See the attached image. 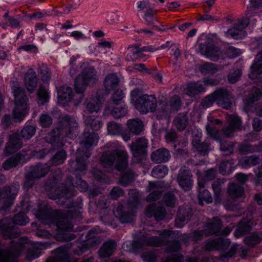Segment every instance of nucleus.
I'll return each instance as SVG.
<instances>
[{"label":"nucleus","instance_id":"obj_1","mask_svg":"<svg viewBox=\"0 0 262 262\" xmlns=\"http://www.w3.org/2000/svg\"><path fill=\"white\" fill-rule=\"evenodd\" d=\"M175 231L171 230H164L163 231H150L149 235H143L137 241L132 243L130 242H125L123 244V248L125 246L133 244L136 249H142L145 246H162L166 245L167 252L173 254L163 258L161 262H183V256L177 253L181 249V244L176 240L170 241L169 239L172 237Z\"/></svg>","mask_w":262,"mask_h":262},{"label":"nucleus","instance_id":"obj_2","mask_svg":"<svg viewBox=\"0 0 262 262\" xmlns=\"http://www.w3.org/2000/svg\"><path fill=\"white\" fill-rule=\"evenodd\" d=\"M97 80L95 70L89 68L77 76L75 81V88L77 94L72 95L71 88L63 85L58 91V104L65 106L69 102H73L75 105L81 103L82 99L81 94L86 88L93 84Z\"/></svg>","mask_w":262,"mask_h":262},{"label":"nucleus","instance_id":"obj_3","mask_svg":"<svg viewBox=\"0 0 262 262\" xmlns=\"http://www.w3.org/2000/svg\"><path fill=\"white\" fill-rule=\"evenodd\" d=\"M103 101V98L96 94L95 98L92 99L86 104V110L83 114L86 127L80 142L81 144L85 148L95 146L98 143L99 136L94 131L99 130L102 127V123L101 121L89 116L88 114L98 112Z\"/></svg>","mask_w":262,"mask_h":262},{"label":"nucleus","instance_id":"obj_4","mask_svg":"<svg viewBox=\"0 0 262 262\" xmlns=\"http://www.w3.org/2000/svg\"><path fill=\"white\" fill-rule=\"evenodd\" d=\"M112 148L111 151H108L103 154L101 161L105 167L115 168L121 172L120 182L125 185L131 182L134 178V174L130 170H127V152L120 148L117 142L110 144Z\"/></svg>","mask_w":262,"mask_h":262},{"label":"nucleus","instance_id":"obj_5","mask_svg":"<svg viewBox=\"0 0 262 262\" xmlns=\"http://www.w3.org/2000/svg\"><path fill=\"white\" fill-rule=\"evenodd\" d=\"M9 248L4 250L0 249V262H16L15 257L27 251L26 258L31 261L40 254V250L46 247L39 243L32 244L26 237H21L17 242H11Z\"/></svg>","mask_w":262,"mask_h":262},{"label":"nucleus","instance_id":"obj_6","mask_svg":"<svg viewBox=\"0 0 262 262\" xmlns=\"http://www.w3.org/2000/svg\"><path fill=\"white\" fill-rule=\"evenodd\" d=\"M78 123L75 118L66 116L60 121V127L54 129L45 136V140L54 147L63 146L66 140V137L74 139L78 134Z\"/></svg>","mask_w":262,"mask_h":262},{"label":"nucleus","instance_id":"obj_7","mask_svg":"<svg viewBox=\"0 0 262 262\" xmlns=\"http://www.w3.org/2000/svg\"><path fill=\"white\" fill-rule=\"evenodd\" d=\"M250 4L251 6L248 7L246 17L239 19L233 28L228 29L225 33L226 36L235 39L242 38L246 35L245 29L248 25L255 24L256 20L251 18V16L256 7L262 6V0H250Z\"/></svg>","mask_w":262,"mask_h":262},{"label":"nucleus","instance_id":"obj_8","mask_svg":"<svg viewBox=\"0 0 262 262\" xmlns=\"http://www.w3.org/2000/svg\"><path fill=\"white\" fill-rule=\"evenodd\" d=\"M29 221L28 217L22 212L16 214L13 220L6 217L0 222V234L10 238L17 237L19 233L14 225H25Z\"/></svg>","mask_w":262,"mask_h":262},{"label":"nucleus","instance_id":"obj_9","mask_svg":"<svg viewBox=\"0 0 262 262\" xmlns=\"http://www.w3.org/2000/svg\"><path fill=\"white\" fill-rule=\"evenodd\" d=\"M15 106L12 112L14 121H21L28 114L29 107L25 91L17 86L12 88Z\"/></svg>","mask_w":262,"mask_h":262},{"label":"nucleus","instance_id":"obj_10","mask_svg":"<svg viewBox=\"0 0 262 262\" xmlns=\"http://www.w3.org/2000/svg\"><path fill=\"white\" fill-rule=\"evenodd\" d=\"M56 212L57 215L60 216L56 222H54L58 230V238L64 241L73 239L75 236L68 232L73 228L71 220L74 217V215L71 213V210H68L64 213L60 211H57Z\"/></svg>","mask_w":262,"mask_h":262},{"label":"nucleus","instance_id":"obj_11","mask_svg":"<svg viewBox=\"0 0 262 262\" xmlns=\"http://www.w3.org/2000/svg\"><path fill=\"white\" fill-rule=\"evenodd\" d=\"M231 244V241L228 238H210L204 244V249L206 251L221 250L223 251L221 255V258L226 257H232L234 255L237 251V245L236 244H233L229 250L225 251Z\"/></svg>","mask_w":262,"mask_h":262},{"label":"nucleus","instance_id":"obj_12","mask_svg":"<svg viewBox=\"0 0 262 262\" xmlns=\"http://www.w3.org/2000/svg\"><path fill=\"white\" fill-rule=\"evenodd\" d=\"M231 96L229 92L225 89H220L213 94L207 96L202 101V106L205 108L211 106L215 101L217 104L228 109L231 104Z\"/></svg>","mask_w":262,"mask_h":262},{"label":"nucleus","instance_id":"obj_13","mask_svg":"<svg viewBox=\"0 0 262 262\" xmlns=\"http://www.w3.org/2000/svg\"><path fill=\"white\" fill-rule=\"evenodd\" d=\"M70 183L68 186L66 185H62L58 189L57 193L56 195L52 196L53 199H59L60 198L65 197L70 198L75 195L74 187L78 188L80 191H85L88 187V184L84 181L81 180V178H76V180H70L67 181V183Z\"/></svg>","mask_w":262,"mask_h":262},{"label":"nucleus","instance_id":"obj_14","mask_svg":"<svg viewBox=\"0 0 262 262\" xmlns=\"http://www.w3.org/2000/svg\"><path fill=\"white\" fill-rule=\"evenodd\" d=\"M18 190V184H14L11 187H5L0 190V202L3 204L1 208L2 213L8 211Z\"/></svg>","mask_w":262,"mask_h":262},{"label":"nucleus","instance_id":"obj_15","mask_svg":"<svg viewBox=\"0 0 262 262\" xmlns=\"http://www.w3.org/2000/svg\"><path fill=\"white\" fill-rule=\"evenodd\" d=\"M133 201L130 200L129 212H126L123 210V206L119 204L117 207L114 209V214L116 217L119 219L121 223H129L133 220L135 216V209L136 208L138 203V196L135 195L133 197Z\"/></svg>","mask_w":262,"mask_h":262},{"label":"nucleus","instance_id":"obj_16","mask_svg":"<svg viewBox=\"0 0 262 262\" xmlns=\"http://www.w3.org/2000/svg\"><path fill=\"white\" fill-rule=\"evenodd\" d=\"M135 106L142 114L154 112L157 106V101L154 95H143L140 96Z\"/></svg>","mask_w":262,"mask_h":262},{"label":"nucleus","instance_id":"obj_17","mask_svg":"<svg viewBox=\"0 0 262 262\" xmlns=\"http://www.w3.org/2000/svg\"><path fill=\"white\" fill-rule=\"evenodd\" d=\"M181 105V100L178 96L172 97L169 103L165 101L164 97L160 99L158 110L159 114L158 115L159 118L163 117L168 118L169 112L172 110H178Z\"/></svg>","mask_w":262,"mask_h":262},{"label":"nucleus","instance_id":"obj_18","mask_svg":"<svg viewBox=\"0 0 262 262\" xmlns=\"http://www.w3.org/2000/svg\"><path fill=\"white\" fill-rule=\"evenodd\" d=\"M219 82L218 80L206 78L203 81L188 83L187 87L185 88L184 91L189 96L192 97L198 93L204 92L206 85H216L219 83Z\"/></svg>","mask_w":262,"mask_h":262},{"label":"nucleus","instance_id":"obj_19","mask_svg":"<svg viewBox=\"0 0 262 262\" xmlns=\"http://www.w3.org/2000/svg\"><path fill=\"white\" fill-rule=\"evenodd\" d=\"M49 165L39 164L34 166L31 169L29 176L26 178L25 182V186L29 188L32 185V179H38L44 177L50 171Z\"/></svg>","mask_w":262,"mask_h":262},{"label":"nucleus","instance_id":"obj_20","mask_svg":"<svg viewBox=\"0 0 262 262\" xmlns=\"http://www.w3.org/2000/svg\"><path fill=\"white\" fill-rule=\"evenodd\" d=\"M177 182L185 191L191 188L193 184L192 174L187 167L184 166L180 170L177 176Z\"/></svg>","mask_w":262,"mask_h":262},{"label":"nucleus","instance_id":"obj_21","mask_svg":"<svg viewBox=\"0 0 262 262\" xmlns=\"http://www.w3.org/2000/svg\"><path fill=\"white\" fill-rule=\"evenodd\" d=\"M221 222L217 217L214 218L210 222H209L205 227L204 232L206 235H210L215 233L222 235H227L231 233V229L229 227H226L222 231H220L221 228Z\"/></svg>","mask_w":262,"mask_h":262},{"label":"nucleus","instance_id":"obj_22","mask_svg":"<svg viewBox=\"0 0 262 262\" xmlns=\"http://www.w3.org/2000/svg\"><path fill=\"white\" fill-rule=\"evenodd\" d=\"M227 122L228 126L225 127L222 130V134L224 137L232 136L233 133L236 129L239 128L241 125L240 118L234 115L227 116Z\"/></svg>","mask_w":262,"mask_h":262},{"label":"nucleus","instance_id":"obj_23","mask_svg":"<svg viewBox=\"0 0 262 262\" xmlns=\"http://www.w3.org/2000/svg\"><path fill=\"white\" fill-rule=\"evenodd\" d=\"M18 136L19 135L16 133H13L10 135L9 141L6 146L4 151L5 156H9L21 147L23 143L20 138L18 137Z\"/></svg>","mask_w":262,"mask_h":262},{"label":"nucleus","instance_id":"obj_24","mask_svg":"<svg viewBox=\"0 0 262 262\" xmlns=\"http://www.w3.org/2000/svg\"><path fill=\"white\" fill-rule=\"evenodd\" d=\"M147 145V141L144 138H140L133 142L132 145L130 146L131 151L134 157L137 158V160H139L146 151Z\"/></svg>","mask_w":262,"mask_h":262},{"label":"nucleus","instance_id":"obj_25","mask_svg":"<svg viewBox=\"0 0 262 262\" xmlns=\"http://www.w3.org/2000/svg\"><path fill=\"white\" fill-rule=\"evenodd\" d=\"M156 49L150 47L139 48L136 46H130L128 48L126 59L127 61H134L143 57V52H154Z\"/></svg>","mask_w":262,"mask_h":262},{"label":"nucleus","instance_id":"obj_26","mask_svg":"<svg viewBox=\"0 0 262 262\" xmlns=\"http://www.w3.org/2000/svg\"><path fill=\"white\" fill-rule=\"evenodd\" d=\"M29 158L28 154H20L18 152L12 157L7 159L3 163V167L5 170H8L14 167L19 163H24Z\"/></svg>","mask_w":262,"mask_h":262},{"label":"nucleus","instance_id":"obj_27","mask_svg":"<svg viewBox=\"0 0 262 262\" xmlns=\"http://www.w3.org/2000/svg\"><path fill=\"white\" fill-rule=\"evenodd\" d=\"M249 76L252 79L262 78V51L256 56L255 62L250 68Z\"/></svg>","mask_w":262,"mask_h":262},{"label":"nucleus","instance_id":"obj_28","mask_svg":"<svg viewBox=\"0 0 262 262\" xmlns=\"http://www.w3.org/2000/svg\"><path fill=\"white\" fill-rule=\"evenodd\" d=\"M126 113V108L123 107L121 103L114 105L111 103H107L104 110L105 114H112L116 118L124 116Z\"/></svg>","mask_w":262,"mask_h":262},{"label":"nucleus","instance_id":"obj_29","mask_svg":"<svg viewBox=\"0 0 262 262\" xmlns=\"http://www.w3.org/2000/svg\"><path fill=\"white\" fill-rule=\"evenodd\" d=\"M81 149L78 150L77 156L76 161L71 162V167L72 169H75L76 171H84L86 169L85 159L90 156V152L88 150H86L82 155L81 157L78 156L79 154H81Z\"/></svg>","mask_w":262,"mask_h":262},{"label":"nucleus","instance_id":"obj_30","mask_svg":"<svg viewBox=\"0 0 262 262\" xmlns=\"http://www.w3.org/2000/svg\"><path fill=\"white\" fill-rule=\"evenodd\" d=\"M205 184V180L202 179L200 177L198 178V198L199 204L201 205L203 204L205 202L207 203H210L212 201V199L209 191L207 190H204Z\"/></svg>","mask_w":262,"mask_h":262},{"label":"nucleus","instance_id":"obj_31","mask_svg":"<svg viewBox=\"0 0 262 262\" xmlns=\"http://www.w3.org/2000/svg\"><path fill=\"white\" fill-rule=\"evenodd\" d=\"M166 211L162 207L157 206L155 204H150L148 205L146 211V215L148 217L154 216L157 221L163 219L165 215Z\"/></svg>","mask_w":262,"mask_h":262},{"label":"nucleus","instance_id":"obj_32","mask_svg":"<svg viewBox=\"0 0 262 262\" xmlns=\"http://www.w3.org/2000/svg\"><path fill=\"white\" fill-rule=\"evenodd\" d=\"M208 124L206 126V130L208 135L216 140H219L220 135L219 132L216 129L215 125H220L222 122L217 119H214L212 117H208Z\"/></svg>","mask_w":262,"mask_h":262},{"label":"nucleus","instance_id":"obj_33","mask_svg":"<svg viewBox=\"0 0 262 262\" xmlns=\"http://www.w3.org/2000/svg\"><path fill=\"white\" fill-rule=\"evenodd\" d=\"M25 84L30 93H32L35 89L37 84V78L36 73L31 69L28 70L24 78Z\"/></svg>","mask_w":262,"mask_h":262},{"label":"nucleus","instance_id":"obj_34","mask_svg":"<svg viewBox=\"0 0 262 262\" xmlns=\"http://www.w3.org/2000/svg\"><path fill=\"white\" fill-rule=\"evenodd\" d=\"M202 53L207 57L213 61H216L219 59L221 52L218 48L213 46L208 45L201 46Z\"/></svg>","mask_w":262,"mask_h":262},{"label":"nucleus","instance_id":"obj_35","mask_svg":"<svg viewBox=\"0 0 262 262\" xmlns=\"http://www.w3.org/2000/svg\"><path fill=\"white\" fill-rule=\"evenodd\" d=\"M190 212L189 208H180L175 220V225L178 228L183 227L190 218Z\"/></svg>","mask_w":262,"mask_h":262},{"label":"nucleus","instance_id":"obj_36","mask_svg":"<svg viewBox=\"0 0 262 262\" xmlns=\"http://www.w3.org/2000/svg\"><path fill=\"white\" fill-rule=\"evenodd\" d=\"M201 135V132L197 129L196 138H193L192 144L199 151L202 153V154H206L210 150L209 141L206 140V141L203 143H200Z\"/></svg>","mask_w":262,"mask_h":262},{"label":"nucleus","instance_id":"obj_37","mask_svg":"<svg viewBox=\"0 0 262 262\" xmlns=\"http://www.w3.org/2000/svg\"><path fill=\"white\" fill-rule=\"evenodd\" d=\"M116 244L114 241L105 242L98 251L100 257H108L111 256L116 249Z\"/></svg>","mask_w":262,"mask_h":262},{"label":"nucleus","instance_id":"obj_38","mask_svg":"<svg viewBox=\"0 0 262 262\" xmlns=\"http://www.w3.org/2000/svg\"><path fill=\"white\" fill-rule=\"evenodd\" d=\"M119 83V78L115 74H110L105 78L104 85L106 91L109 93L115 89Z\"/></svg>","mask_w":262,"mask_h":262},{"label":"nucleus","instance_id":"obj_39","mask_svg":"<svg viewBox=\"0 0 262 262\" xmlns=\"http://www.w3.org/2000/svg\"><path fill=\"white\" fill-rule=\"evenodd\" d=\"M169 158V151L164 148L158 149L151 154L152 160L157 163L166 162Z\"/></svg>","mask_w":262,"mask_h":262},{"label":"nucleus","instance_id":"obj_40","mask_svg":"<svg viewBox=\"0 0 262 262\" xmlns=\"http://www.w3.org/2000/svg\"><path fill=\"white\" fill-rule=\"evenodd\" d=\"M127 126L130 132L135 135H139L143 130V123L138 119L129 120Z\"/></svg>","mask_w":262,"mask_h":262},{"label":"nucleus","instance_id":"obj_41","mask_svg":"<svg viewBox=\"0 0 262 262\" xmlns=\"http://www.w3.org/2000/svg\"><path fill=\"white\" fill-rule=\"evenodd\" d=\"M235 162L233 160H223L220 165V172L223 174L230 173L234 169Z\"/></svg>","mask_w":262,"mask_h":262},{"label":"nucleus","instance_id":"obj_42","mask_svg":"<svg viewBox=\"0 0 262 262\" xmlns=\"http://www.w3.org/2000/svg\"><path fill=\"white\" fill-rule=\"evenodd\" d=\"M174 125L179 130H183L188 124V121L186 114L182 113L178 115L173 121Z\"/></svg>","mask_w":262,"mask_h":262},{"label":"nucleus","instance_id":"obj_43","mask_svg":"<svg viewBox=\"0 0 262 262\" xmlns=\"http://www.w3.org/2000/svg\"><path fill=\"white\" fill-rule=\"evenodd\" d=\"M224 183L222 179H219L214 181L212 184V188L215 195V203L219 204L221 202V188L222 184Z\"/></svg>","mask_w":262,"mask_h":262},{"label":"nucleus","instance_id":"obj_44","mask_svg":"<svg viewBox=\"0 0 262 262\" xmlns=\"http://www.w3.org/2000/svg\"><path fill=\"white\" fill-rule=\"evenodd\" d=\"M227 192L232 197L238 198L241 196L244 193V188L241 185L231 183L228 186Z\"/></svg>","mask_w":262,"mask_h":262},{"label":"nucleus","instance_id":"obj_45","mask_svg":"<svg viewBox=\"0 0 262 262\" xmlns=\"http://www.w3.org/2000/svg\"><path fill=\"white\" fill-rule=\"evenodd\" d=\"M157 14V11L152 8L147 9L145 13L144 16L143 17V19L145 21L146 24L148 25H151V24H154L156 21H157V19L156 18V15Z\"/></svg>","mask_w":262,"mask_h":262},{"label":"nucleus","instance_id":"obj_46","mask_svg":"<svg viewBox=\"0 0 262 262\" xmlns=\"http://www.w3.org/2000/svg\"><path fill=\"white\" fill-rule=\"evenodd\" d=\"M34 214L40 220H42V223L51 225L50 223L44 222V221L50 219V217L48 215V208L44 206L43 208L39 206L38 209L34 211Z\"/></svg>","mask_w":262,"mask_h":262},{"label":"nucleus","instance_id":"obj_47","mask_svg":"<svg viewBox=\"0 0 262 262\" xmlns=\"http://www.w3.org/2000/svg\"><path fill=\"white\" fill-rule=\"evenodd\" d=\"M57 256L53 257L48 259L47 262H67L68 260V255L67 251L62 248H59L57 251Z\"/></svg>","mask_w":262,"mask_h":262},{"label":"nucleus","instance_id":"obj_48","mask_svg":"<svg viewBox=\"0 0 262 262\" xmlns=\"http://www.w3.org/2000/svg\"><path fill=\"white\" fill-rule=\"evenodd\" d=\"M259 158L255 156L246 157L239 161V165L243 168H248L251 165H255L258 163Z\"/></svg>","mask_w":262,"mask_h":262},{"label":"nucleus","instance_id":"obj_49","mask_svg":"<svg viewBox=\"0 0 262 262\" xmlns=\"http://www.w3.org/2000/svg\"><path fill=\"white\" fill-rule=\"evenodd\" d=\"M37 96L38 100V103L41 105L46 104L47 102L49 101L50 99L48 91L45 87L42 86H40L38 89Z\"/></svg>","mask_w":262,"mask_h":262},{"label":"nucleus","instance_id":"obj_50","mask_svg":"<svg viewBox=\"0 0 262 262\" xmlns=\"http://www.w3.org/2000/svg\"><path fill=\"white\" fill-rule=\"evenodd\" d=\"M167 167L163 165H159L155 167L152 171V176L155 178H162L168 173Z\"/></svg>","mask_w":262,"mask_h":262},{"label":"nucleus","instance_id":"obj_51","mask_svg":"<svg viewBox=\"0 0 262 262\" xmlns=\"http://www.w3.org/2000/svg\"><path fill=\"white\" fill-rule=\"evenodd\" d=\"M262 92L257 88L252 90L247 98L245 99L244 102L247 104H252L253 102L257 101L261 97Z\"/></svg>","mask_w":262,"mask_h":262},{"label":"nucleus","instance_id":"obj_52","mask_svg":"<svg viewBox=\"0 0 262 262\" xmlns=\"http://www.w3.org/2000/svg\"><path fill=\"white\" fill-rule=\"evenodd\" d=\"M239 150L243 153L262 151V141L259 147L252 146L249 144H243L239 147Z\"/></svg>","mask_w":262,"mask_h":262},{"label":"nucleus","instance_id":"obj_53","mask_svg":"<svg viewBox=\"0 0 262 262\" xmlns=\"http://www.w3.org/2000/svg\"><path fill=\"white\" fill-rule=\"evenodd\" d=\"M66 156L64 151H59L52 158L51 163L54 165L62 164L66 159Z\"/></svg>","mask_w":262,"mask_h":262},{"label":"nucleus","instance_id":"obj_54","mask_svg":"<svg viewBox=\"0 0 262 262\" xmlns=\"http://www.w3.org/2000/svg\"><path fill=\"white\" fill-rule=\"evenodd\" d=\"M201 69L203 73L208 74H214L218 71V68L215 64L209 62L203 63Z\"/></svg>","mask_w":262,"mask_h":262},{"label":"nucleus","instance_id":"obj_55","mask_svg":"<svg viewBox=\"0 0 262 262\" xmlns=\"http://www.w3.org/2000/svg\"><path fill=\"white\" fill-rule=\"evenodd\" d=\"M35 128L32 126H27L21 131L20 135L23 138L30 139L35 134Z\"/></svg>","mask_w":262,"mask_h":262},{"label":"nucleus","instance_id":"obj_56","mask_svg":"<svg viewBox=\"0 0 262 262\" xmlns=\"http://www.w3.org/2000/svg\"><path fill=\"white\" fill-rule=\"evenodd\" d=\"M107 130L110 135H116L121 132V127L114 122H111L107 124Z\"/></svg>","mask_w":262,"mask_h":262},{"label":"nucleus","instance_id":"obj_57","mask_svg":"<svg viewBox=\"0 0 262 262\" xmlns=\"http://www.w3.org/2000/svg\"><path fill=\"white\" fill-rule=\"evenodd\" d=\"M163 201L166 206L173 207L177 203V200L174 196L171 193L168 192L164 196Z\"/></svg>","mask_w":262,"mask_h":262},{"label":"nucleus","instance_id":"obj_58","mask_svg":"<svg viewBox=\"0 0 262 262\" xmlns=\"http://www.w3.org/2000/svg\"><path fill=\"white\" fill-rule=\"evenodd\" d=\"M261 240V237L256 233H252L245 239V242L249 245H255L259 243Z\"/></svg>","mask_w":262,"mask_h":262},{"label":"nucleus","instance_id":"obj_59","mask_svg":"<svg viewBox=\"0 0 262 262\" xmlns=\"http://www.w3.org/2000/svg\"><path fill=\"white\" fill-rule=\"evenodd\" d=\"M112 43L110 41L106 40H102L97 43V50L100 53H106L108 51H110L112 47Z\"/></svg>","mask_w":262,"mask_h":262},{"label":"nucleus","instance_id":"obj_60","mask_svg":"<svg viewBox=\"0 0 262 262\" xmlns=\"http://www.w3.org/2000/svg\"><path fill=\"white\" fill-rule=\"evenodd\" d=\"M244 222H242L239 224V228L235 231L234 234L236 237H239L246 232L250 231V222H248L245 226H243Z\"/></svg>","mask_w":262,"mask_h":262},{"label":"nucleus","instance_id":"obj_61","mask_svg":"<svg viewBox=\"0 0 262 262\" xmlns=\"http://www.w3.org/2000/svg\"><path fill=\"white\" fill-rule=\"evenodd\" d=\"M123 98V93L120 90H117L112 97V101L110 103L114 104H119L120 102Z\"/></svg>","mask_w":262,"mask_h":262},{"label":"nucleus","instance_id":"obj_62","mask_svg":"<svg viewBox=\"0 0 262 262\" xmlns=\"http://www.w3.org/2000/svg\"><path fill=\"white\" fill-rule=\"evenodd\" d=\"M141 257L146 262H154L156 260L157 256L154 251H147L143 253Z\"/></svg>","mask_w":262,"mask_h":262},{"label":"nucleus","instance_id":"obj_63","mask_svg":"<svg viewBox=\"0 0 262 262\" xmlns=\"http://www.w3.org/2000/svg\"><path fill=\"white\" fill-rule=\"evenodd\" d=\"M92 174L95 179L99 180V181L109 183V179H108L107 176H106L105 174L103 173L101 170L97 169L94 170H93Z\"/></svg>","mask_w":262,"mask_h":262},{"label":"nucleus","instance_id":"obj_64","mask_svg":"<svg viewBox=\"0 0 262 262\" xmlns=\"http://www.w3.org/2000/svg\"><path fill=\"white\" fill-rule=\"evenodd\" d=\"M241 76V72L239 70H236L233 72H231L227 76V79L231 83L236 82Z\"/></svg>","mask_w":262,"mask_h":262}]
</instances>
